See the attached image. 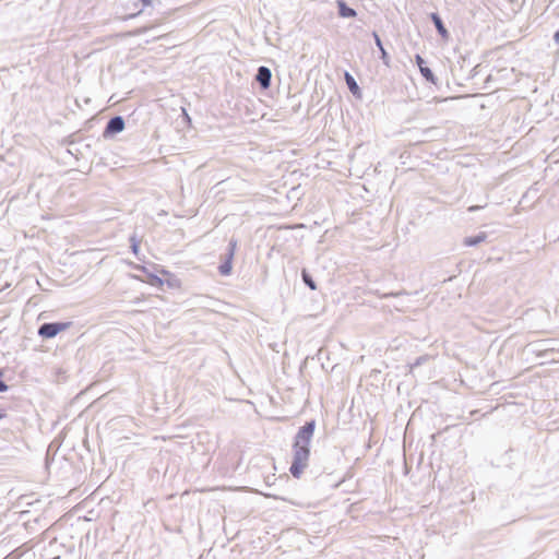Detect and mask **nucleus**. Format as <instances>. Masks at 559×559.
<instances>
[{
	"instance_id": "obj_1",
	"label": "nucleus",
	"mask_w": 559,
	"mask_h": 559,
	"mask_svg": "<svg viewBox=\"0 0 559 559\" xmlns=\"http://www.w3.org/2000/svg\"><path fill=\"white\" fill-rule=\"evenodd\" d=\"M316 427V419H309L298 428L293 438V457L289 466V473L294 478H300L305 468L309 464L311 441L314 436Z\"/></svg>"
},
{
	"instance_id": "obj_2",
	"label": "nucleus",
	"mask_w": 559,
	"mask_h": 559,
	"mask_svg": "<svg viewBox=\"0 0 559 559\" xmlns=\"http://www.w3.org/2000/svg\"><path fill=\"white\" fill-rule=\"evenodd\" d=\"M238 248V239L235 237H231L228 240V245L226 248V251L221 257V263L217 267L218 273L222 276H229L233 272V262L235 259L236 250Z\"/></svg>"
},
{
	"instance_id": "obj_3",
	"label": "nucleus",
	"mask_w": 559,
	"mask_h": 559,
	"mask_svg": "<svg viewBox=\"0 0 559 559\" xmlns=\"http://www.w3.org/2000/svg\"><path fill=\"white\" fill-rule=\"evenodd\" d=\"M72 324V321L44 322L38 326L37 334L43 340H51L59 333L68 330Z\"/></svg>"
},
{
	"instance_id": "obj_4",
	"label": "nucleus",
	"mask_w": 559,
	"mask_h": 559,
	"mask_svg": "<svg viewBox=\"0 0 559 559\" xmlns=\"http://www.w3.org/2000/svg\"><path fill=\"white\" fill-rule=\"evenodd\" d=\"M126 128V121L124 118L120 115L112 116L109 118V120L106 122V126L103 130L102 136L105 140H109L115 138L117 134L122 132Z\"/></svg>"
},
{
	"instance_id": "obj_5",
	"label": "nucleus",
	"mask_w": 559,
	"mask_h": 559,
	"mask_svg": "<svg viewBox=\"0 0 559 559\" xmlns=\"http://www.w3.org/2000/svg\"><path fill=\"white\" fill-rule=\"evenodd\" d=\"M254 82L259 85L261 91H266L271 87L272 84V71L266 66H260L257 69V73L254 75Z\"/></svg>"
},
{
	"instance_id": "obj_6",
	"label": "nucleus",
	"mask_w": 559,
	"mask_h": 559,
	"mask_svg": "<svg viewBox=\"0 0 559 559\" xmlns=\"http://www.w3.org/2000/svg\"><path fill=\"white\" fill-rule=\"evenodd\" d=\"M415 62H416V66L418 67L419 69V72L421 74V76L429 83L433 84V85H438L439 83V79L438 76L433 73V71L427 66V62L426 60L419 55V53H416L415 55Z\"/></svg>"
},
{
	"instance_id": "obj_7",
	"label": "nucleus",
	"mask_w": 559,
	"mask_h": 559,
	"mask_svg": "<svg viewBox=\"0 0 559 559\" xmlns=\"http://www.w3.org/2000/svg\"><path fill=\"white\" fill-rule=\"evenodd\" d=\"M429 20L433 24L438 35L444 40L448 41L450 39V32L445 27V24L438 12H431L428 15Z\"/></svg>"
},
{
	"instance_id": "obj_8",
	"label": "nucleus",
	"mask_w": 559,
	"mask_h": 559,
	"mask_svg": "<svg viewBox=\"0 0 559 559\" xmlns=\"http://www.w3.org/2000/svg\"><path fill=\"white\" fill-rule=\"evenodd\" d=\"M337 15L341 19H355L357 16V11L349 7L345 0H335Z\"/></svg>"
},
{
	"instance_id": "obj_9",
	"label": "nucleus",
	"mask_w": 559,
	"mask_h": 559,
	"mask_svg": "<svg viewBox=\"0 0 559 559\" xmlns=\"http://www.w3.org/2000/svg\"><path fill=\"white\" fill-rule=\"evenodd\" d=\"M371 35H372V38L374 40L377 48L379 49L380 59H381L382 63L385 67L390 68L391 67V57H390L389 52L386 51V49L384 48L380 35L378 34L377 31H372Z\"/></svg>"
},
{
	"instance_id": "obj_10",
	"label": "nucleus",
	"mask_w": 559,
	"mask_h": 559,
	"mask_svg": "<svg viewBox=\"0 0 559 559\" xmlns=\"http://www.w3.org/2000/svg\"><path fill=\"white\" fill-rule=\"evenodd\" d=\"M344 81L348 91L353 94V96L357 99H361L362 92L360 86L358 85L356 79L348 71L344 72Z\"/></svg>"
},
{
	"instance_id": "obj_11",
	"label": "nucleus",
	"mask_w": 559,
	"mask_h": 559,
	"mask_svg": "<svg viewBox=\"0 0 559 559\" xmlns=\"http://www.w3.org/2000/svg\"><path fill=\"white\" fill-rule=\"evenodd\" d=\"M488 238V234L485 231H479L476 235L466 236L463 239V245L465 247H476L480 245L481 242H485Z\"/></svg>"
},
{
	"instance_id": "obj_12",
	"label": "nucleus",
	"mask_w": 559,
	"mask_h": 559,
	"mask_svg": "<svg viewBox=\"0 0 559 559\" xmlns=\"http://www.w3.org/2000/svg\"><path fill=\"white\" fill-rule=\"evenodd\" d=\"M163 275H166L167 278L164 280L165 281V284L171 288V289H177V288H180L181 287V281L176 276L174 275L173 273H170L169 271L165 270V269H160L159 271Z\"/></svg>"
},
{
	"instance_id": "obj_13",
	"label": "nucleus",
	"mask_w": 559,
	"mask_h": 559,
	"mask_svg": "<svg viewBox=\"0 0 559 559\" xmlns=\"http://www.w3.org/2000/svg\"><path fill=\"white\" fill-rule=\"evenodd\" d=\"M302 283L311 290H316L318 288L317 283L311 275V273L307 269H301L300 272Z\"/></svg>"
},
{
	"instance_id": "obj_14",
	"label": "nucleus",
	"mask_w": 559,
	"mask_h": 559,
	"mask_svg": "<svg viewBox=\"0 0 559 559\" xmlns=\"http://www.w3.org/2000/svg\"><path fill=\"white\" fill-rule=\"evenodd\" d=\"M129 242H130L131 252L136 257L138 260H141V258L139 257L141 239L139 238L136 233H133L132 235H130Z\"/></svg>"
},
{
	"instance_id": "obj_15",
	"label": "nucleus",
	"mask_w": 559,
	"mask_h": 559,
	"mask_svg": "<svg viewBox=\"0 0 559 559\" xmlns=\"http://www.w3.org/2000/svg\"><path fill=\"white\" fill-rule=\"evenodd\" d=\"M439 128H436V127H431V128H426L421 131V134H423V138L427 141V140H435L437 139V136L439 135Z\"/></svg>"
},
{
	"instance_id": "obj_16",
	"label": "nucleus",
	"mask_w": 559,
	"mask_h": 559,
	"mask_svg": "<svg viewBox=\"0 0 559 559\" xmlns=\"http://www.w3.org/2000/svg\"><path fill=\"white\" fill-rule=\"evenodd\" d=\"M146 276L148 277V283L153 286L162 287L165 284V281L155 273L148 271Z\"/></svg>"
},
{
	"instance_id": "obj_17",
	"label": "nucleus",
	"mask_w": 559,
	"mask_h": 559,
	"mask_svg": "<svg viewBox=\"0 0 559 559\" xmlns=\"http://www.w3.org/2000/svg\"><path fill=\"white\" fill-rule=\"evenodd\" d=\"M139 3H141V9L134 13L127 15L124 17V20L133 19V17H136L138 15H140L145 8L152 5V0H139Z\"/></svg>"
},
{
	"instance_id": "obj_18",
	"label": "nucleus",
	"mask_w": 559,
	"mask_h": 559,
	"mask_svg": "<svg viewBox=\"0 0 559 559\" xmlns=\"http://www.w3.org/2000/svg\"><path fill=\"white\" fill-rule=\"evenodd\" d=\"M5 370L0 368V393H5L9 391L10 386L4 381Z\"/></svg>"
},
{
	"instance_id": "obj_19",
	"label": "nucleus",
	"mask_w": 559,
	"mask_h": 559,
	"mask_svg": "<svg viewBox=\"0 0 559 559\" xmlns=\"http://www.w3.org/2000/svg\"><path fill=\"white\" fill-rule=\"evenodd\" d=\"M428 359H429L428 355L419 356L409 365V367H411V369L419 367V366L424 365Z\"/></svg>"
},
{
	"instance_id": "obj_20",
	"label": "nucleus",
	"mask_w": 559,
	"mask_h": 559,
	"mask_svg": "<svg viewBox=\"0 0 559 559\" xmlns=\"http://www.w3.org/2000/svg\"><path fill=\"white\" fill-rule=\"evenodd\" d=\"M485 206H486V204L485 205H471L467 207V212L475 213V212L484 209Z\"/></svg>"
},
{
	"instance_id": "obj_21",
	"label": "nucleus",
	"mask_w": 559,
	"mask_h": 559,
	"mask_svg": "<svg viewBox=\"0 0 559 559\" xmlns=\"http://www.w3.org/2000/svg\"><path fill=\"white\" fill-rule=\"evenodd\" d=\"M133 269L136 270V271H140L142 273H144L145 275L147 274L148 272V269L145 266V265H140V264H133Z\"/></svg>"
},
{
	"instance_id": "obj_22",
	"label": "nucleus",
	"mask_w": 559,
	"mask_h": 559,
	"mask_svg": "<svg viewBox=\"0 0 559 559\" xmlns=\"http://www.w3.org/2000/svg\"><path fill=\"white\" fill-rule=\"evenodd\" d=\"M8 416L7 409L0 407V420L4 419Z\"/></svg>"
},
{
	"instance_id": "obj_23",
	"label": "nucleus",
	"mask_w": 559,
	"mask_h": 559,
	"mask_svg": "<svg viewBox=\"0 0 559 559\" xmlns=\"http://www.w3.org/2000/svg\"><path fill=\"white\" fill-rule=\"evenodd\" d=\"M554 41L559 45V28L554 34Z\"/></svg>"
},
{
	"instance_id": "obj_24",
	"label": "nucleus",
	"mask_w": 559,
	"mask_h": 559,
	"mask_svg": "<svg viewBox=\"0 0 559 559\" xmlns=\"http://www.w3.org/2000/svg\"><path fill=\"white\" fill-rule=\"evenodd\" d=\"M145 31H146V28H142V29H139V31L134 32V34H142V33H144Z\"/></svg>"
}]
</instances>
